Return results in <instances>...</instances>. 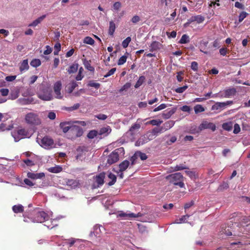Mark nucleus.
Returning <instances> with one entry per match:
<instances>
[{
  "mask_svg": "<svg viewBox=\"0 0 250 250\" xmlns=\"http://www.w3.org/2000/svg\"><path fill=\"white\" fill-rule=\"evenodd\" d=\"M80 106V104L78 103V104H75L72 106L66 107V109L67 111H71L75 110L78 109L79 108Z\"/></svg>",
  "mask_w": 250,
  "mask_h": 250,
  "instance_id": "4d7b16f0",
  "label": "nucleus"
},
{
  "mask_svg": "<svg viewBox=\"0 0 250 250\" xmlns=\"http://www.w3.org/2000/svg\"><path fill=\"white\" fill-rule=\"evenodd\" d=\"M201 125L204 128H209L210 127V125H212L213 126L212 128V130L214 131L215 129V126L214 125H213L212 123H202Z\"/></svg>",
  "mask_w": 250,
  "mask_h": 250,
  "instance_id": "13d9d810",
  "label": "nucleus"
},
{
  "mask_svg": "<svg viewBox=\"0 0 250 250\" xmlns=\"http://www.w3.org/2000/svg\"><path fill=\"white\" fill-rule=\"evenodd\" d=\"M136 152L137 153L138 157H139L142 160H145L147 158V156L146 154L140 151Z\"/></svg>",
  "mask_w": 250,
  "mask_h": 250,
  "instance_id": "680f3d73",
  "label": "nucleus"
},
{
  "mask_svg": "<svg viewBox=\"0 0 250 250\" xmlns=\"http://www.w3.org/2000/svg\"><path fill=\"white\" fill-rule=\"evenodd\" d=\"M83 133V129L79 126L72 125L67 134L68 138L71 140L80 137Z\"/></svg>",
  "mask_w": 250,
  "mask_h": 250,
  "instance_id": "39448f33",
  "label": "nucleus"
},
{
  "mask_svg": "<svg viewBox=\"0 0 250 250\" xmlns=\"http://www.w3.org/2000/svg\"><path fill=\"white\" fill-rule=\"evenodd\" d=\"M39 97L44 101H50L52 99V95L50 93L47 94L42 93L39 94Z\"/></svg>",
  "mask_w": 250,
  "mask_h": 250,
  "instance_id": "c85d7f7f",
  "label": "nucleus"
},
{
  "mask_svg": "<svg viewBox=\"0 0 250 250\" xmlns=\"http://www.w3.org/2000/svg\"><path fill=\"white\" fill-rule=\"evenodd\" d=\"M66 185L71 188H75L80 185L79 181L74 179H67L66 181Z\"/></svg>",
  "mask_w": 250,
  "mask_h": 250,
  "instance_id": "2eb2a0df",
  "label": "nucleus"
},
{
  "mask_svg": "<svg viewBox=\"0 0 250 250\" xmlns=\"http://www.w3.org/2000/svg\"><path fill=\"white\" fill-rule=\"evenodd\" d=\"M161 44L157 41H153L150 45V51L153 52L160 49Z\"/></svg>",
  "mask_w": 250,
  "mask_h": 250,
  "instance_id": "412c9836",
  "label": "nucleus"
},
{
  "mask_svg": "<svg viewBox=\"0 0 250 250\" xmlns=\"http://www.w3.org/2000/svg\"><path fill=\"white\" fill-rule=\"evenodd\" d=\"M146 139L148 141L151 140L155 138V136H154L153 134V133H151V131H148L145 135Z\"/></svg>",
  "mask_w": 250,
  "mask_h": 250,
  "instance_id": "e2e57ef3",
  "label": "nucleus"
},
{
  "mask_svg": "<svg viewBox=\"0 0 250 250\" xmlns=\"http://www.w3.org/2000/svg\"><path fill=\"white\" fill-rule=\"evenodd\" d=\"M127 57L125 55L120 57L117 62L118 65H121L124 64L126 61Z\"/></svg>",
  "mask_w": 250,
  "mask_h": 250,
  "instance_id": "49530a36",
  "label": "nucleus"
},
{
  "mask_svg": "<svg viewBox=\"0 0 250 250\" xmlns=\"http://www.w3.org/2000/svg\"><path fill=\"white\" fill-rule=\"evenodd\" d=\"M146 80V78L144 76H141L139 77V79L137 81L136 84L134 85V87L136 88H139L142 84L145 82Z\"/></svg>",
  "mask_w": 250,
  "mask_h": 250,
  "instance_id": "473e14b6",
  "label": "nucleus"
},
{
  "mask_svg": "<svg viewBox=\"0 0 250 250\" xmlns=\"http://www.w3.org/2000/svg\"><path fill=\"white\" fill-rule=\"evenodd\" d=\"M129 165V162L127 160H124L121 164H120L119 167V171L120 172H123L125 170L127 167H128Z\"/></svg>",
  "mask_w": 250,
  "mask_h": 250,
  "instance_id": "aec40b11",
  "label": "nucleus"
},
{
  "mask_svg": "<svg viewBox=\"0 0 250 250\" xmlns=\"http://www.w3.org/2000/svg\"><path fill=\"white\" fill-rule=\"evenodd\" d=\"M25 122L30 125H39L41 124V120L38 114L34 112H29L25 115Z\"/></svg>",
  "mask_w": 250,
  "mask_h": 250,
  "instance_id": "7ed1b4c3",
  "label": "nucleus"
},
{
  "mask_svg": "<svg viewBox=\"0 0 250 250\" xmlns=\"http://www.w3.org/2000/svg\"><path fill=\"white\" fill-rule=\"evenodd\" d=\"M111 131V129L109 126L103 127L98 131V135L106 136Z\"/></svg>",
  "mask_w": 250,
  "mask_h": 250,
  "instance_id": "6ab92c4d",
  "label": "nucleus"
},
{
  "mask_svg": "<svg viewBox=\"0 0 250 250\" xmlns=\"http://www.w3.org/2000/svg\"><path fill=\"white\" fill-rule=\"evenodd\" d=\"M78 69V64H73L71 65L67 70V72L69 74L74 73L76 72Z\"/></svg>",
  "mask_w": 250,
  "mask_h": 250,
  "instance_id": "72a5a7b5",
  "label": "nucleus"
},
{
  "mask_svg": "<svg viewBox=\"0 0 250 250\" xmlns=\"http://www.w3.org/2000/svg\"><path fill=\"white\" fill-rule=\"evenodd\" d=\"M41 64V62L40 59H33L30 62V65L33 67H37L40 66Z\"/></svg>",
  "mask_w": 250,
  "mask_h": 250,
  "instance_id": "e433bc0d",
  "label": "nucleus"
},
{
  "mask_svg": "<svg viewBox=\"0 0 250 250\" xmlns=\"http://www.w3.org/2000/svg\"><path fill=\"white\" fill-rule=\"evenodd\" d=\"M151 133H153L154 136H157L159 133L163 132V127H155L151 131Z\"/></svg>",
  "mask_w": 250,
  "mask_h": 250,
  "instance_id": "c9c22d12",
  "label": "nucleus"
},
{
  "mask_svg": "<svg viewBox=\"0 0 250 250\" xmlns=\"http://www.w3.org/2000/svg\"><path fill=\"white\" fill-rule=\"evenodd\" d=\"M23 161L27 166L31 167L35 165L33 161L28 159L24 160Z\"/></svg>",
  "mask_w": 250,
  "mask_h": 250,
  "instance_id": "338daca9",
  "label": "nucleus"
},
{
  "mask_svg": "<svg viewBox=\"0 0 250 250\" xmlns=\"http://www.w3.org/2000/svg\"><path fill=\"white\" fill-rule=\"evenodd\" d=\"M167 107V105L165 104H162L160 105H159L158 107L155 108L153 110V112H157L159 110L164 109L166 108Z\"/></svg>",
  "mask_w": 250,
  "mask_h": 250,
  "instance_id": "6e6d98bb",
  "label": "nucleus"
},
{
  "mask_svg": "<svg viewBox=\"0 0 250 250\" xmlns=\"http://www.w3.org/2000/svg\"><path fill=\"white\" fill-rule=\"evenodd\" d=\"M191 69L194 71H197L198 69V64L196 62H192L191 63Z\"/></svg>",
  "mask_w": 250,
  "mask_h": 250,
  "instance_id": "052dcab7",
  "label": "nucleus"
},
{
  "mask_svg": "<svg viewBox=\"0 0 250 250\" xmlns=\"http://www.w3.org/2000/svg\"><path fill=\"white\" fill-rule=\"evenodd\" d=\"M222 128L226 130L229 131L232 130L233 127V123L232 122H229L227 123H223L222 124Z\"/></svg>",
  "mask_w": 250,
  "mask_h": 250,
  "instance_id": "b1692460",
  "label": "nucleus"
},
{
  "mask_svg": "<svg viewBox=\"0 0 250 250\" xmlns=\"http://www.w3.org/2000/svg\"><path fill=\"white\" fill-rule=\"evenodd\" d=\"M116 28V25L114 22L112 21H110L108 29V34L112 36L114 34Z\"/></svg>",
  "mask_w": 250,
  "mask_h": 250,
  "instance_id": "5701e85b",
  "label": "nucleus"
},
{
  "mask_svg": "<svg viewBox=\"0 0 250 250\" xmlns=\"http://www.w3.org/2000/svg\"><path fill=\"white\" fill-rule=\"evenodd\" d=\"M90 62V61H87L85 59L83 61V64L85 68L88 70L93 72H94L95 69L94 67L91 65Z\"/></svg>",
  "mask_w": 250,
  "mask_h": 250,
  "instance_id": "393cba45",
  "label": "nucleus"
},
{
  "mask_svg": "<svg viewBox=\"0 0 250 250\" xmlns=\"http://www.w3.org/2000/svg\"><path fill=\"white\" fill-rule=\"evenodd\" d=\"M18 134L22 137V138L26 137L28 134V131L25 129H21L18 130Z\"/></svg>",
  "mask_w": 250,
  "mask_h": 250,
  "instance_id": "58836bf2",
  "label": "nucleus"
},
{
  "mask_svg": "<svg viewBox=\"0 0 250 250\" xmlns=\"http://www.w3.org/2000/svg\"><path fill=\"white\" fill-rule=\"evenodd\" d=\"M189 217L188 215L183 216L182 217L179 219H177L175 221V223L179 224V223H183L186 222V220Z\"/></svg>",
  "mask_w": 250,
  "mask_h": 250,
  "instance_id": "79ce46f5",
  "label": "nucleus"
},
{
  "mask_svg": "<svg viewBox=\"0 0 250 250\" xmlns=\"http://www.w3.org/2000/svg\"><path fill=\"white\" fill-rule=\"evenodd\" d=\"M27 176L29 178L32 179H42L45 177V174L43 172H41L39 173H35L31 172H28L27 174Z\"/></svg>",
  "mask_w": 250,
  "mask_h": 250,
  "instance_id": "ddd939ff",
  "label": "nucleus"
},
{
  "mask_svg": "<svg viewBox=\"0 0 250 250\" xmlns=\"http://www.w3.org/2000/svg\"><path fill=\"white\" fill-rule=\"evenodd\" d=\"M12 209L15 213H21L23 211V207L21 204L14 205Z\"/></svg>",
  "mask_w": 250,
  "mask_h": 250,
  "instance_id": "7c9ffc66",
  "label": "nucleus"
},
{
  "mask_svg": "<svg viewBox=\"0 0 250 250\" xmlns=\"http://www.w3.org/2000/svg\"><path fill=\"white\" fill-rule=\"evenodd\" d=\"M176 108H173L170 110L165 111L162 114V116L164 119H168L176 112Z\"/></svg>",
  "mask_w": 250,
  "mask_h": 250,
  "instance_id": "4468645a",
  "label": "nucleus"
},
{
  "mask_svg": "<svg viewBox=\"0 0 250 250\" xmlns=\"http://www.w3.org/2000/svg\"><path fill=\"white\" fill-rule=\"evenodd\" d=\"M105 178V173L104 172L100 173L96 176H93V183L91 184L92 189H95L102 186L104 183V179Z\"/></svg>",
  "mask_w": 250,
  "mask_h": 250,
  "instance_id": "423d86ee",
  "label": "nucleus"
},
{
  "mask_svg": "<svg viewBox=\"0 0 250 250\" xmlns=\"http://www.w3.org/2000/svg\"><path fill=\"white\" fill-rule=\"evenodd\" d=\"M98 135V131L96 130H92L89 132L87 134V137L89 139H93L94 137Z\"/></svg>",
  "mask_w": 250,
  "mask_h": 250,
  "instance_id": "4c0bfd02",
  "label": "nucleus"
},
{
  "mask_svg": "<svg viewBox=\"0 0 250 250\" xmlns=\"http://www.w3.org/2000/svg\"><path fill=\"white\" fill-rule=\"evenodd\" d=\"M233 133L238 134L240 131V127L238 124H235L234 126Z\"/></svg>",
  "mask_w": 250,
  "mask_h": 250,
  "instance_id": "0e129e2a",
  "label": "nucleus"
},
{
  "mask_svg": "<svg viewBox=\"0 0 250 250\" xmlns=\"http://www.w3.org/2000/svg\"><path fill=\"white\" fill-rule=\"evenodd\" d=\"M77 86L78 84L75 82H72L68 87L69 92L71 93Z\"/></svg>",
  "mask_w": 250,
  "mask_h": 250,
  "instance_id": "5fc2aeb1",
  "label": "nucleus"
},
{
  "mask_svg": "<svg viewBox=\"0 0 250 250\" xmlns=\"http://www.w3.org/2000/svg\"><path fill=\"white\" fill-rule=\"evenodd\" d=\"M76 150L77 152L78 153L76 156V158L77 159H78L79 157H81L82 156V153L83 152L87 151V148L85 146H80L77 148Z\"/></svg>",
  "mask_w": 250,
  "mask_h": 250,
  "instance_id": "cd10ccee",
  "label": "nucleus"
},
{
  "mask_svg": "<svg viewBox=\"0 0 250 250\" xmlns=\"http://www.w3.org/2000/svg\"><path fill=\"white\" fill-rule=\"evenodd\" d=\"M83 42L86 44L93 45L94 44L95 41L92 38L87 36L84 38Z\"/></svg>",
  "mask_w": 250,
  "mask_h": 250,
  "instance_id": "a19ab883",
  "label": "nucleus"
},
{
  "mask_svg": "<svg viewBox=\"0 0 250 250\" xmlns=\"http://www.w3.org/2000/svg\"><path fill=\"white\" fill-rule=\"evenodd\" d=\"M131 41V39L130 37H127L125 40H124L122 42V46L124 48H126L128 46L129 43Z\"/></svg>",
  "mask_w": 250,
  "mask_h": 250,
  "instance_id": "c03bdc74",
  "label": "nucleus"
},
{
  "mask_svg": "<svg viewBox=\"0 0 250 250\" xmlns=\"http://www.w3.org/2000/svg\"><path fill=\"white\" fill-rule=\"evenodd\" d=\"M248 13L245 11L241 12L239 15V22H242L244 19L247 17Z\"/></svg>",
  "mask_w": 250,
  "mask_h": 250,
  "instance_id": "de8ad7c7",
  "label": "nucleus"
},
{
  "mask_svg": "<svg viewBox=\"0 0 250 250\" xmlns=\"http://www.w3.org/2000/svg\"><path fill=\"white\" fill-rule=\"evenodd\" d=\"M195 113L197 114L198 113L202 112L205 111V108L202 105L200 104H197L194 107Z\"/></svg>",
  "mask_w": 250,
  "mask_h": 250,
  "instance_id": "ea45409f",
  "label": "nucleus"
},
{
  "mask_svg": "<svg viewBox=\"0 0 250 250\" xmlns=\"http://www.w3.org/2000/svg\"><path fill=\"white\" fill-rule=\"evenodd\" d=\"M45 17L46 16L45 15L41 16L40 17L31 23H30L29 25V26H36L41 22V21L45 18Z\"/></svg>",
  "mask_w": 250,
  "mask_h": 250,
  "instance_id": "bb28decb",
  "label": "nucleus"
},
{
  "mask_svg": "<svg viewBox=\"0 0 250 250\" xmlns=\"http://www.w3.org/2000/svg\"><path fill=\"white\" fill-rule=\"evenodd\" d=\"M174 125V122L172 120H169L165 122L163 125V126H162L163 127V131L171 128Z\"/></svg>",
  "mask_w": 250,
  "mask_h": 250,
  "instance_id": "4be33fe9",
  "label": "nucleus"
},
{
  "mask_svg": "<svg viewBox=\"0 0 250 250\" xmlns=\"http://www.w3.org/2000/svg\"><path fill=\"white\" fill-rule=\"evenodd\" d=\"M131 84L130 83H126L119 90L120 92H122L124 90H126L130 87Z\"/></svg>",
  "mask_w": 250,
  "mask_h": 250,
  "instance_id": "603ef678",
  "label": "nucleus"
},
{
  "mask_svg": "<svg viewBox=\"0 0 250 250\" xmlns=\"http://www.w3.org/2000/svg\"><path fill=\"white\" fill-rule=\"evenodd\" d=\"M142 216V214L140 212L138 213H133L130 212L129 211L126 212H124L123 211H120L119 212L117 217H120L124 219H131L132 218H137Z\"/></svg>",
  "mask_w": 250,
  "mask_h": 250,
  "instance_id": "6e6552de",
  "label": "nucleus"
},
{
  "mask_svg": "<svg viewBox=\"0 0 250 250\" xmlns=\"http://www.w3.org/2000/svg\"><path fill=\"white\" fill-rule=\"evenodd\" d=\"M185 173L187 175H188L191 179L196 178L195 173L194 171H190V170H186L185 171Z\"/></svg>",
  "mask_w": 250,
  "mask_h": 250,
  "instance_id": "bf43d9fd",
  "label": "nucleus"
},
{
  "mask_svg": "<svg viewBox=\"0 0 250 250\" xmlns=\"http://www.w3.org/2000/svg\"><path fill=\"white\" fill-rule=\"evenodd\" d=\"M62 89V83L60 81L56 82L53 86L54 93L56 95V98L62 99V95L61 94V90Z\"/></svg>",
  "mask_w": 250,
  "mask_h": 250,
  "instance_id": "9b49d317",
  "label": "nucleus"
},
{
  "mask_svg": "<svg viewBox=\"0 0 250 250\" xmlns=\"http://www.w3.org/2000/svg\"><path fill=\"white\" fill-rule=\"evenodd\" d=\"M189 36L187 34H184L182 35L181 39L180 40L179 42L181 44H185L189 42Z\"/></svg>",
  "mask_w": 250,
  "mask_h": 250,
  "instance_id": "f704fd0d",
  "label": "nucleus"
},
{
  "mask_svg": "<svg viewBox=\"0 0 250 250\" xmlns=\"http://www.w3.org/2000/svg\"><path fill=\"white\" fill-rule=\"evenodd\" d=\"M63 218V216H59L58 217H57L55 219H54L52 221V226H50V225H46V226L48 228H50V229H52L53 227H54L55 226H57V224L56 223H55L57 221H58L59 220H60V219Z\"/></svg>",
  "mask_w": 250,
  "mask_h": 250,
  "instance_id": "37998d69",
  "label": "nucleus"
},
{
  "mask_svg": "<svg viewBox=\"0 0 250 250\" xmlns=\"http://www.w3.org/2000/svg\"><path fill=\"white\" fill-rule=\"evenodd\" d=\"M190 19V21H192V23L196 22L198 24L202 23L205 20V17L201 15L192 16Z\"/></svg>",
  "mask_w": 250,
  "mask_h": 250,
  "instance_id": "dca6fc26",
  "label": "nucleus"
},
{
  "mask_svg": "<svg viewBox=\"0 0 250 250\" xmlns=\"http://www.w3.org/2000/svg\"><path fill=\"white\" fill-rule=\"evenodd\" d=\"M53 145V140L48 136L44 137L41 141L40 145L45 149H49L52 147Z\"/></svg>",
  "mask_w": 250,
  "mask_h": 250,
  "instance_id": "1a4fd4ad",
  "label": "nucleus"
},
{
  "mask_svg": "<svg viewBox=\"0 0 250 250\" xmlns=\"http://www.w3.org/2000/svg\"><path fill=\"white\" fill-rule=\"evenodd\" d=\"M66 244H68L69 245V247H72L74 244L77 242V241H81L82 240L79 239H76L74 238H71L68 239H66Z\"/></svg>",
  "mask_w": 250,
  "mask_h": 250,
  "instance_id": "2f4dec72",
  "label": "nucleus"
},
{
  "mask_svg": "<svg viewBox=\"0 0 250 250\" xmlns=\"http://www.w3.org/2000/svg\"><path fill=\"white\" fill-rule=\"evenodd\" d=\"M233 102L230 101H228L226 102H217L212 106L211 109L217 110L224 108L227 105L231 104Z\"/></svg>",
  "mask_w": 250,
  "mask_h": 250,
  "instance_id": "f8f14e48",
  "label": "nucleus"
},
{
  "mask_svg": "<svg viewBox=\"0 0 250 250\" xmlns=\"http://www.w3.org/2000/svg\"><path fill=\"white\" fill-rule=\"evenodd\" d=\"M116 68H113L112 69H111L106 74H105L104 77L106 78V77H109L110 76H111L112 75H113L115 72L116 71Z\"/></svg>",
  "mask_w": 250,
  "mask_h": 250,
  "instance_id": "774afa93",
  "label": "nucleus"
},
{
  "mask_svg": "<svg viewBox=\"0 0 250 250\" xmlns=\"http://www.w3.org/2000/svg\"><path fill=\"white\" fill-rule=\"evenodd\" d=\"M236 89L234 87L229 88L225 89L223 92L214 94L212 96L213 98L219 97L220 98H230L234 96L236 93Z\"/></svg>",
  "mask_w": 250,
  "mask_h": 250,
  "instance_id": "0eeeda50",
  "label": "nucleus"
},
{
  "mask_svg": "<svg viewBox=\"0 0 250 250\" xmlns=\"http://www.w3.org/2000/svg\"><path fill=\"white\" fill-rule=\"evenodd\" d=\"M140 128V125L139 124H135L131 126L129 131L133 132L135 129H138Z\"/></svg>",
  "mask_w": 250,
  "mask_h": 250,
  "instance_id": "69168bd1",
  "label": "nucleus"
},
{
  "mask_svg": "<svg viewBox=\"0 0 250 250\" xmlns=\"http://www.w3.org/2000/svg\"><path fill=\"white\" fill-rule=\"evenodd\" d=\"M108 178L111 180V181L108 183V185L109 186L113 185L116 182L117 177L116 175L111 172H110L108 174Z\"/></svg>",
  "mask_w": 250,
  "mask_h": 250,
  "instance_id": "a878e982",
  "label": "nucleus"
},
{
  "mask_svg": "<svg viewBox=\"0 0 250 250\" xmlns=\"http://www.w3.org/2000/svg\"><path fill=\"white\" fill-rule=\"evenodd\" d=\"M33 213L35 216L32 218L31 216L28 217V219L33 222L42 223L52 217L53 213L51 211H48L47 212L40 210L39 209H36L34 210Z\"/></svg>",
  "mask_w": 250,
  "mask_h": 250,
  "instance_id": "f03ea898",
  "label": "nucleus"
},
{
  "mask_svg": "<svg viewBox=\"0 0 250 250\" xmlns=\"http://www.w3.org/2000/svg\"><path fill=\"white\" fill-rule=\"evenodd\" d=\"M167 178L170 180V182L174 185L179 186L182 188L184 186L183 182L184 177L181 173H175L168 175Z\"/></svg>",
  "mask_w": 250,
  "mask_h": 250,
  "instance_id": "20e7f679",
  "label": "nucleus"
},
{
  "mask_svg": "<svg viewBox=\"0 0 250 250\" xmlns=\"http://www.w3.org/2000/svg\"><path fill=\"white\" fill-rule=\"evenodd\" d=\"M83 71V68L82 67H80L79 70L78 74L77 75V76L76 77V80L80 81L83 79V76H82V74Z\"/></svg>",
  "mask_w": 250,
  "mask_h": 250,
  "instance_id": "3c124183",
  "label": "nucleus"
},
{
  "mask_svg": "<svg viewBox=\"0 0 250 250\" xmlns=\"http://www.w3.org/2000/svg\"><path fill=\"white\" fill-rule=\"evenodd\" d=\"M62 170V167L59 166H56L54 167H51L48 169V171L54 173H59L61 172Z\"/></svg>",
  "mask_w": 250,
  "mask_h": 250,
  "instance_id": "c756f323",
  "label": "nucleus"
},
{
  "mask_svg": "<svg viewBox=\"0 0 250 250\" xmlns=\"http://www.w3.org/2000/svg\"><path fill=\"white\" fill-rule=\"evenodd\" d=\"M29 68V66L28 65V60L26 59L23 60L22 62L21 63L20 66V70L21 72L22 73L23 72L28 70Z\"/></svg>",
  "mask_w": 250,
  "mask_h": 250,
  "instance_id": "a211bd4d",
  "label": "nucleus"
},
{
  "mask_svg": "<svg viewBox=\"0 0 250 250\" xmlns=\"http://www.w3.org/2000/svg\"><path fill=\"white\" fill-rule=\"evenodd\" d=\"M119 149H115L108 156L107 163L109 165H112L117 162L119 159V156L118 151Z\"/></svg>",
  "mask_w": 250,
  "mask_h": 250,
  "instance_id": "9d476101",
  "label": "nucleus"
},
{
  "mask_svg": "<svg viewBox=\"0 0 250 250\" xmlns=\"http://www.w3.org/2000/svg\"><path fill=\"white\" fill-rule=\"evenodd\" d=\"M138 228L139 229V231L141 233H145L147 232V230L146 229V228L142 224H138Z\"/></svg>",
  "mask_w": 250,
  "mask_h": 250,
  "instance_id": "8fccbe9b",
  "label": "nucleus"
},
{
  "mask_svg": "<svg viewBox=\"0 0 250 250\" xmlns=\"http://www.w3.org/2000/svg\"><path fill=\"white\" fill-rule=\"evenodd\" d=\"M163 123V121L160 120H152L148 122V124L152 125H159Z\"/></svg>",
  "mask_w": 250,
  "mask_h": 250,
  "instance_id": "09e8293b",
  "label": "nucleus"
},
{
  "mask_svg": "<svg viewBox=\"0 0 250 250\" xmlns=\"http://www.w3.org/2000/svg\"><path fill=\"white\" fill-rule=\"evenodd\" d=\"M232 226H223L220 233L227 236H233L235 242L230 245H246L250 244V219L249 217L242 216L240 213H234L230 219Z\"/></svg>",
  "mask_w": 250,
  "mask_h": 250,
  "instance_id": "f257e3e1",
  "label": "nucleus"
},
{
  "mask_svg": "<svg viewBox=\"0 0 250 250\" xmlns=\"http://www.w3.org/2000/svg\"><path fill=\"white\" fill-rule=\"evenodd\" d=\"M100 84L98 83H95L94 81H90L88 83V86L89 87H94L96 89H98L100 87Z\"/></svg>",
  "mask_w": 250,
  "mask_h": 250,
  "instance_id": "a18cd8bd",
  "label": "nucleus"
},
{
  "mask_svg": "<svg viewBox=\"0 0 250 250\" xmlns=\"http://www.w3.org/2000/svg\"><path fill=\"white\" fill-rule=\"evenodd\" d=\"M188 86L187 85H186L177 88L175 90V91L178 93H182L183 92H184L188 88Z\"/></svg>",
  "mask_w": 250,
  "mask_h": 250,
  "instance_id": "864d4df0",
  "label": "nucleus"
},
{
  "mask_svg": "<svg viewBox=\"0 0 250 250\" xmlns=\"http://www.w3.org/2000/svg\"><path fill=\"white\" fill-rule=\"evenodd\" d=\"M60 126L64 133H68L72 125H70V122H63L60 124Z\"/></svg>",
  "mask_w": 250,
  "mask_h": 250,
  "instance_id": "f3484780",
  "label": "nucleus"
}]
</instances>
